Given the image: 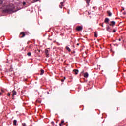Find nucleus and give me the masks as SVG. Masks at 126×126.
Here are the masks:
<instances>
[{"instance_id":"e433bc0d","label":"nucleus","mask_w":126,"mask_h":126,"mask_svg":"<svg viewBox=\"0 0 126 126\" xmlns=\"http://www.w3.org/2000/svg\"><path fill=\"white\" fill-rule=\"evenodd\" d=\"M73 53H75V51H74Z\"/></svg>"},{"instance_id":"f8f14e48","label":"nucleus","mask_w":126,"mask_h":126,"mask_svg":"<svg viewBox=\"0 0 126 126\" xmlns=\"http://www.w3.org/2000/svg\"><path fill=\"white\" fill-rule=\"evenodd\" d=\"M66 49L68 51V52H71V50L68 46L66 47Z\"/></svg>"},{"instance_id":"1a4fd4ad","label":"nucleus","mask_w":126,"mask_h":126,"mask_svg":"<svg viewBox=\"0 0 126 126\" xmlns=\"http://www.w3.org/2000/svg\"><path fill=\"white\" fill-rule=\"evenodd\" d=\"M63 2H61V3H60V5H59V7H60V8H63Z\"/></svg>"},{"instance_id":"0eeeda50","label":"nucleus","mask_w":126,"mask_h":126,"mask_svg":"<svg viewBox=\"0 0 126 126\" xmlns=\"http://www.w3.org/2000/svg\"><path fill=\"white\" fill-rule=\"evenodd\" d=\"M16 91L15 90L12 91V97H14L15 95H16Z\"/></svg>"},{"instance_id":"4468645a","label":"nucleus","mask_w":126,"mask_h":126,"mask_svg":"<svg viewBox=\"0 0 126 126\" xmlns=\"http://www.w3.org/2000/svg\"><path fill=\"white\" fill-rule=\"evenodd\" d=\"M17 123V121H16V120H14L13 121V125H14V126H16Z\"/></svg>"},{"instance_id":"6e6552de","label":"nucleus","mask_w":126,"mask_h":126,"mask_svg":"<svg viewBox=\"0 0 126 126\" xmlns=\"http://www.w3.org/2000/svg\"><path fill=\"white\" fill-rule=\"evenodd\" d=\"M88 76H89L88 73L86 72L84 74V77H85V78H87Z\"/></svg>"},{"instance_id":"412c9836","label":"nucleus","mask_w":126,"mask_h":126,"mask_svg":"<svg viewBox=\"0 0 126 126\" xmlns=\"http://www.w3.org/2000/svg\"><path fill=\"white\" fill-rule=\"evenodd\" d=\"M94 37L97 38L98 37V35H97V33L96 32H94Z\"/></svg>"},{"instance_id":"20e7f679","label":"nucleus","mask_w":126,"mask_h":126,"mask_svg":"<svg viewBox=\"0 0 126 126\" xmlns=\"http://www.w3.org/2000/svg\"><path fill=\"white\" fill-rule=\"evenodd\" d=\"M20 38H23L24 37H25V33L24 32H22L20 33L19 35Z\"/></svg>"},{"instance_id":"c756f323","label":"nucleus","mask_w":126,"mask_h":126,"mask_svg":"<svg viewBox=\"0 0 126 126\" xmlns=\"http://www.w3.org/2000/svg\"><path fill=\"white\" fill-rule=\"evenodd\" d=\"M94 8H95V6L93 7V9H94Z\"/></svg>"},{"instance_id":"a878e982","label":"nucleus","mask_w":126,"mask_h":126,"mask_svg":"<svg viewBox=\"0 0 126 126\" xmlns=\"http://www.w3.org/2000/svg\"><path fill=\"white\" fill-rule=\"evenodd\" d=\"M7 95L9 97V96H10V93H8Z\"/></svg>"},{"instance_id":"4c0bfd02","label":"nucleus","mask_w":126,"mask_h":126,"mask_svg":"<svg viewBox=\"0 0 126 126\" xmlns=\"http://www.w3.org/2000/svg\"><path fill=\"white\" fill-rule=\"evenodd\" d=\"M18 1H19V0H17Z\"/></svg>"},{"instance_id":"f03ea898","label":"nucleus","mask_w":126,"mask_h":126,"mask_svg":"<svg viewBox=\"0 0 126 126\" xmlns=\"http://www.w3.org/2000/svg\"><path fill=\"white\" fill-rule=\"evenodd\" d=\"M77 31H82L83 28L82 26H79L76 27Z\"/></svg>"},{"instance_id":"473e14b6","label":"nucleus","mask_w":126,"mask_h":126,"mask_svg":"<svg viewBox=\"0 0 126 126\" xmlns=\"http://www.w3.org/2000/svg\"><path fill=\"white\" fill-rule=\"evenodd\" d=\"M122 10H125V8H123Z\"/></svg>"},{"instance_id":"2eb2a0df","label":"nucleus","mask_w":126,"mask_h":126,"mask_svg":"<svg viewBox=\"0 0 126 126\" xmlns=\"http://www.w3.org/2000/svg\"><path fill=\"white\" fill-rule=\"evenodd\" d=\"M41 0H34L32 1V3H35V2H37L38 1H40Z\"/></svg>"},{"instance_id":"dca6fc26","label":"nucleus","mask_w":126,"mask_h":126,"mask_svg":"<svg viewBox=\"0 0 126 126\" xmlns=\"http://www.w3.org/2000/svg\"><path fill=\"white\" fill-rule=\"evenodd\" d=\"M110 29H111V28H110V26H107V28H106V30H107V31H109V32H110Z\"/></svg>"},{"instance_id":"6ab92c4d","label":"nucleus","mask_w":126,"mask_h":126,"mask_svg":"<svg viewBox=\"0 0 126 126\" xmlns=\"http://www.w3.org/2000/svg\"><path fill=\"white\" fill-rule=\"evenodd\" d=\"M31 52H28V53H27V56H28V57H30V56H31Z\"/></svg>"},{"instance_id":"7c9ffc66","label":"nucleus","mask_w":126,"mask_h":126,"mask_svg":"<svg viewBox=\"0 0 126 126\" xmlns=\"http://www.w3.org/2000/svg\"><path fill=\"white\" fill-rule=\"evenodd\" d=\"M118 41H121V38H119V39H118Z\"/></svg>"},{"instance_id":"9d476101","label":"nucleus","mask_w":126,"mask_h":126,"mask_svg":"<svg viewBox=\"0 0 126 126\" xmlns=\"http://www.w3.org/2000/svg\"><path fill=\"white\" fill-rule=\"evenodd\" d=\"M109 21H110V19H109V18H106L105 19L104 22H105V23H109Z\"/></svg>"},{"instance_id":"f704fd0d","label":"nucleus","mask_w":126,"mask_h":126,"mask_svg":"<svg viewBox=\"0 0 126 126\" xmlns=\"http://www.w3.org/2000/svg\"><path fill=\"white\" fill-rule=\"evenodd\" d=\"M52 124H54V122H52Z\"/></svg>"},{"instance_id":"cd10ccee","label":"nucleus","mask_w":126,"mask_h":126,"mask_svg":"<svg viewBox=\"0 0 126 126\" xmlns=\"http://www.w3.org/2000/svg\"><path fill=\"white\" fill-rule=\"evenodd\" d=\"M123 14H124V15H125L126 12H123Z\"/></svg>"},{"instance_id":"72a5a7b5","label":"nucleus","mask_w":126,"mask_h":126,"mask_svg":"<svg viewBox=\"0 0 126 126\" xmlns=\"http://www.w3.org/2000/svg\"><path fill=\"white\" fill-rule=\"evenodd\" d=\"M102 27H104V26L103 25H102Z\"/></svg>"},{"instance_id":"aec40b11","label":"nucleus","mask_w":126,"mask_h":126,"mask_svg":"<svg viewBox=\"0 0 126 126\" xmlns=\"http://www.w3.org/2000/svg\"><path fill=\"white\" fill-rule=\"evenodd\" d=\"M4 0H0V4H2L3 3V1Z\"/></svg>"},{"instance_id":"4be33fe9","label":"nucleus","mask_w":126,"mask_h":126,"mask_svg":"<svg viewBox=\"0 0 126 126\" xmlns=\"http://www.w3.org/2000/svg\"><path fill=\"white\" fill-rule=\"evenodd\" d=\"M32 47H33V45H30V46H29V49H31V48H32Z\"/></svg>"},{"instance_id":"ddd939ff","label":"nucleus","mask_w":126,"mask_h":126,"mask_svg":"<svg viewBox=\"0 0 126 126\" xmlns=\"http://www.w3.org/2000/svg\"><path fill=\"white\" fill-rule=\"evenodd\" d=\"M107 13H108L109 16H112V13H111V11H108Z\"/></svg>"},{"instance_id":"f3484780","label":"nucleus","mask_w":126,"mask_h":126,"mask_svg":"<svg viewBox=\"0 0 126 126\" xmlns=\"http://www.w3.org/2000/svg\"><path fill=\"white\" fill-rule=\"evenodd\" d=\"M44 70L41 69V74H40V75H43V74H44Z\"/></svg>"},{"instance_id":"b1692460","label":"nucleus","mask_w":126,"mask_h":126,"mask_svg":"<svg viewBox=\"0 0 126 126\" xmlns=\"http://www.w3.org/2000/svg\"><path fill=\"white\" fill-rule=\"evenodd\" d=\"M23 5H25V4H26V2H23Z\"/></svg>"},{"instance_id":"423d86ee","label":"nucleus","mask_w":126,"mask_h":126,"mask_svg":"<svg viewBox=\"0 0 126 126\" xmlns=\"http://www.w3.org/2000/svg\"><path fill=\"white\" fill-rule=\"evenodd\" d=\"M111 24H109L110 26H115V25L116 24V22L114 21H111Z\"/></svg>"},{"instance_id":"39448f33","label":"nucleus","mask_w":126,"mask_h":126,"mask_svg":"<svg viewBox=\"0 0 126 126\" xmlns=\"http://www.w3.org/2000/svg\"><path fill=\"white\" fill-rule=\"evenodd\" d=\"M45 54L46 55L47 58H49V57H50V54H49V50H48V49L45 50Z\"/></svg>"},{"instance_id":"9b49d317","label":"nucleus","mask_w":126,"mask_h":126,"mask_svg":"<svg viewBox=\"0 0 126 126\" xmlns=\"http://www.w3.org/2000/svg\"><path fill=\"white\" fill-rule=\"evenodd\" d=\"M73 72H74V74H75V75L78 74V70H74L73 71Z\"/></svg>"},{"instance_id":"c85d7f7f","label":"nucleus","mask_w":126,"mask_h":126,"mask_svg":"<svg viewBox=\"0 0 126 126\" xmlns=\"http://www.w3.org/2000/svg\"><path fill=\"white\" fill-rule=\"evenodd\" d=\"M65 79H66V78L65 77H64V80H65Z\"/></svg>"},{"instance_id":"2f4dec72","label":"nucleus","mask_w":126,"mask_h":126,"mask_svg":"<svg viewBox=\"0 0 126 126\" xmlns=\"http://www.w3.org/2000/svg\"><path fill=\"white\" fill-rule=\"evenodd\" d=\"M2 93L0 92V95H2Z\"/></svg>"},{"instance_id":"a211bd4d","label":"nucleus","mask_w":126,"mask_h":126,"mask_svg":"<svg viewBox=\"0 0 126 126\" xmlns=\"http://www.w3.org/2000/svg\"><path fill=\"white\" fill-rule=\"evenodd\" d=\"M86 1V3L88 4H89V3H90V0H85Z\"/></svg>"},{"instance_id":"c9c22d12","label":"nucleus","mask_w":126,"mask_h":126,"mask_svg":"<svg viewBox=\"0 0 126 126\" xmlns=\"http://www.w3.org/2000/svg\"><path fill=\"white\" fill-rule=\"evenodd\" d=\"M52 124H54V122H52Z\"/></svg>"},{"instance_id":"f257e3e1","label":"nucleus","mask_w":126,"mask_h":126,"mask_svg":"<svg viewBox=\"0 0 126 126\" xmlns=\"http://www.w3.org/2000/svg\"><path fill=\"white\" fill-rule=\"evenodd\" d=\"M15 7L14 6H10L8 5L4 7V9L3 10V12L4 13H13L14 12H16L18 10H14Z\"/></svg>"},{"instance_id":"393cba45","label":"nucleus","mask_w":126,"mask_h":126,"mask_svg":"<svg viewBox=\"0 0 126 126\" xmlns=\"http://www.w3.org/2000/svg\"><path fill=\"white\" fill-rule=\"evenodd\" d=\"M113 33H116V30H113Z\"/></svg>"},{"instance_id":"5701e85b","label":"nucleus","mask_w":126,"mask_h":126,"mask_svg":"<svg viewBox=\"0 0 126 126\" xmlns=\"http://www.w3.org/2000/svg\"><path fill=\"white\" fill-rule=\"evenodd\" d=\"M22 126H26V124L25 123H22Z\"/></svg>"},{"instance_id":"bb28decb","label":"nucleus","mask_w":126,"mask_h":126,"mask_svg":"<svg viewBox=\"0 0 126 126\" xmlns=\"http://www.w3.org/2000/svg\"><path fill=\"white\" fill-rule=\"evenodd\" d=\"M64 81V79H61V82H63Z\"/></svg>"},{"instance_id":"7ed1b4c3","label":"nucleus","mask_w":126,"mask_h":126,"mask_svg":"<svg viewBox=\"0 0 126 126\" xmlns=\"http://www.w3.org/2000/svg\"><path fill=\"white\" fill-rule=\"evenodd\" d=\"M64 125H65V124L64 123V120H62L61 121V123L59 124V126H63Z\"/></svg>"}]
</instances>
